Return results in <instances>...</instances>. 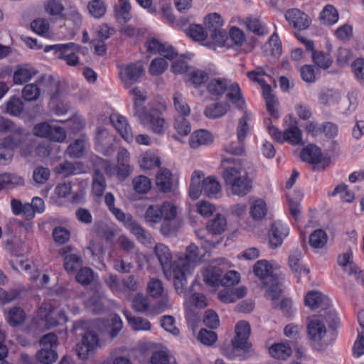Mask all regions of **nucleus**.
<instances>
[{
    "mask_svg": "<svg viewBox=\"0 0 364 364\" xmlns=\"http://www.w3.org/2000/svg\"><path fill=\"white\" fill-rule=\"evenodd\" d=\"M302 257L301 250L299 248L293 250L289 256L288 264L291 271L295 274H300L301 271H304L306 274L309 273V270L303 268L301 264L300 259Z\"/></svg>",
    "mask_w": 364,
    "mask_h": 364,
    "instance_id": "32",
    "label": "nucleus"
},
{
    "mask_svg": "<svg viewBox=\"0 0 364 364\" xmlns=\"http://www.w3.org/2000/svg\"><path fill=\"white\" fill-rule=\"evenodd\" d=\"M287 141L294 145L302 144L301 131L296 124H292L284 132V141Z\"/></svg>",
    "mask_w": 364,
    "mask_h": 364,
    "instance_id": "40",
    "label": "nucleus"
},
{
    "mask_svg": "<svg viewBox=\"0 0 364 364\" xmlns=\"http://www.w3.org/2000/svg\"><path fill=\"white\" fill-rule=\"evenodd\" d=\"M85 150V142L82 139H76L70 144L65 153L72 158H80L82 156Z\"/></svg>",
    "mask_w": 364,
    "mask_h": 364,
    "instance_id": "52",
    "label": "nucleus"
},
{
    "mask_svg": "<svg viewBox=\"0 0 364 364\" xmlns=\"http://www.w3.org/2000/svg\"><path fill=\"white\" fill-rule=\"evenodd\" d=\"M23 184V179L19 176L11 173L0 174V190L9 185L19 186Z\"/></svg>",
    "mask_w": 364,
    "mask_h": 364,
    "instance_id": "51",
    "label": "nucleus"
},
{
    "mask_svg": "<svg viewBox=\"0 0 364 364\" xmlns=\"http://www.w3.org/2000/svg\"><path fill=\"white\" fill-rule=\"evenodd\" d=\"M226 226L225 218L218 214L207 223L206 229L212 235H220L225 230Z\"/></svg>",
    "mask_w": 364,
    "mask_h": 364,
    "instance_id": "29",
    "label": "nucleus"
},
{
    "mask_svg": "<svg viewBox=\"0 0 364 364\" xmlns=\"http://www.w3.org/2000/svg\"><path fill=\"white\" fill-rule=\"evenodd\" d=\"M229 109V104L218 102L207 106L204 109V114L209 119H217L224 116Z\"/></svg>",
    "mask_w": 364,
    "mask_h": 364,
    "instance_id": "23",
    "label": "nucleus"
},
{
    "mask_svg": "<svg viewBox=\"0 0 364 364\" xmlns=\"http://www.w3.org/2000/svg\"><path fill=\"white\" fill-rule=\"evenodd\" d=\"M300 157L304 161L315 164L321 161L322 154L318 147L314 144H310L302 149Z\"/></svg>",
    "mask_w": 364,
    "mask_h": 364,
    "instance_id": "22",
    "label": "nucleus"
},
{
    "mask_svg": "<svg viewBox=\"0 0 364 364\" xmlns=\"http://www.w3.org/2000/svg\"><path fill=\"white\" fill-rule=\"evenodd\" d=\"M50 170L42 166H36L33 171V179L36 183L44 184L50 178Z\"/></svg>",
    "mask_w": 364,
    "mask_h": 364,
    "instance_id": "55",
    "label": "nucleus"
},
{
    "mask_svg": "<svg viewBox=\"0 0 364 364\" xmlns=\"http://www.w3.org/2000/svg\"><path fill=\"white\" fill-rule=\"evenodd\" d=\"M22 95L26 101H35L40 96V89L36 84L26 85L23 89Z\"/></svg>",
    "mask_w": 364,
    "mask_h": 364,
    "instance_id": "58",
    "label": "nucleus"
},
{
    "mask_svg": "<svg viewBox=\"0 0 364 364\" xmlns=\"http://www.w3.org/2000/svg\"><path fill=\"white\" fill-rule=\"evenodd\" d=\"M307 336L311 346L318 351L326 348L335 339V336L328 333L324 323L317 318L309 319Z\"/></svg>",
    "mask_w": 364,
    "mask_h": 364,
    "instance_id": "6",
    "label": "nucleus"
},
{
    "mask_svg": "<svg viewBox=\"0 0 364 364\" xmlns=\"http://www.w3.org/2000/svg\"><path fill=\"white\" fill-rule=\"evenodd\" d=\"M173 100L175 109L179 114L178 117H185L190 114V107L186 102V99L182 94L176 92L173 95Z\"/></svg>",
    "mask_w": 364,
    "mask_h": 364,
    "instance_id": "37",
    "label": "nucleus"
},
{
    "mask_svg": "<svg viewBox=\"0 0 364 364\" xmlns=\"http://www.w3.org/2000/svg\"><path fill=\"white\" fill-rule=\"evenodd\" d=\"M87 9L95 18L103 17L107 11V6L103 0H90L87 3Z\"/></svg>",
    "mask_w": 364,
    "mask_h": 364,
    "instance_id": "34",
    "label": "nucleus"
},
{
    "mask_svg": "<svg viewBox=\"0 0 364 364\" xmlns=\"http://www.w3.org/2000/svg\"><path fill=\"white\" fill-rule=\"evenodd\" d=\"M156 183L159 190L164 193H169L173 190V178L171 172L163 169L156 176Z\"/></svg>",
    "mask_w": 364,
    "mask_h": 364,
    "instance_id": "21",
    "label": "nucleus"
},
{
    "mask_svg": "<svg viewBox=\"0 0 364 364\" xmlns=\"http://www.w3.org/2000/svg\"><path fill=\"white\" fill-rule=\"evenodd\" d=\"M131 93L133 95L134 115L137 117L148 109L147 107L144 106L147 99V94L145 90L137 87H134L131 90Z\"/></svg>",
    "mask_w": 364,
    "mask_h": 364,
    "instance_id": "17",
    "label": "nucleus"
},
{
    "mask_svg": "<svg viewBox=\"0 0 364 364\" xmlns=\"http://www.w3.org/2000/svg\"><path fill=\"white\" fill-rule=\"evenodd\" d=\"M288 234L287 228L279 223H274L269 231V242L272 248H277L282 244L284 237Z\"/></svg>",
    "mask_w": 364,
    "mask_h": 364,
    "instance_id": "16",
    "label": "nucleus"
},
{
    "mask_svg": "<svg viewBox=\"0 0 364 364\" xmlns=\"http://www.w3.org/2000/svg\"><path fill=\"white\" fill-rule=\"evenodd\" d=\"M228 86V80L225 78H213L208 85V91L213 95L221 97Z\"/></svg>",
    "mask_w": 364,
    "mask_h": 364,
    "instance_id": "27",
    "label": "nucleus"
},
{
    "mask_svg": "<svg viewBox=\"0 0 364 364\" xmlns=\"http://www.w3.org/2000/svg\"><path fill=\"white\" fill-rule=\"evenodd\" d=\"M115 218L124 223L130 232L143 245H149L154 244V238L151 234L141 225L134 220L131 215H126L122 210L113 208L111 210Z\"/></svg>",
    "mask_w": 364,
    "mask_h": 364,
    "instance_id": "8",
    "label": "nucleus"
},
{
    "mask_svg": "<svg viewBox=\"0 0 364 364\" xmlns=\"http://www.w3.org/2000/svg\"><path fill=\"white\" fill-rule=\"evenodd\" d=\"M103 295L100 292H95L94 294L89 299L88 303L91 307V311L95 314H100L105 309V305L102 301Z\"/></svg>",
    "mask_w": 364,
    "mask_h": 364,
    "instance_id": "53",
    "label": "nucleus"
},
{
    "mask_svg": "<svg viewBox=\"0 0 364 364\" xmlns=\"http://www.w3.org/2000/svg\"><path fill=\"white\" fill-rule=\"evenodd\" d=\"M14 156V151L5 142L4 139L0 140V164L5 165L10 163Z\"/></svg>",
    "mask_w": 364,
    "mask_h": 364,
    "instance_id": "60",
    "label": "nucleus"
},
{
    "mask_svg": "<svg viewBox=\"0 0 364 364\" xmlns=\"http://www.w3.org/2000/svg\"><path fill=\"white\" fill-rule=\"evenodd\" d=\"M24 105L19 97H12L6 103V112L12 116L19 115L23 110Z\"/></svg>",
    "mask_w": 364,
    "mask_h": 364,
    "instance_id": "47",
    "label": "nucleus"
},
{
    "mask_svg": "<svg viewBox=\"0 0 364 364\" xmlns=\"http://www.w3.org/2000/svg\"><path fill=\"white\" fill-rule=\"evenodd\" d=\"M144 73V68L140 63L121 65L119 76L127 87L137 82Z\"/></svg>",
    "mask_w": 364,
    "mask_h": 364,
    "instance_id": "12",
    "label": "nucleus"
},
{
    "mask_svg": "<svg viewBox=\"0 0 364 364\" xmlns=\"http://www.w3.org/2000/svg\"><path fill=\"white\" fill-rule=\"evenodd\" d=\"M168 63L164 58H158L154 59L149 66V73L153 75L162 74L167 68Z\"/></svg>",
    "mask_w": 364,
    "mask_h": 364,
    "instance_id": "57",
    "label": "nucleus"
},
{
    "mask_svg": "<svg viewBox=\"0 0 364 364\" xmlns=\"http://www.w3.org/2000/svg\"><path fill=\"white\" fill-rule=\"evenodd\" d=\"M225 183L232 194L243 197L252 190V180L247 172L240 166L227 167L223 172Z\"/></svg>",
    "mask_w": 364,
    "mask_h": 364,
    "instance_id": "5",
    "label": "nucleus"
},
{
    "mask_svg": "<svg viewBox=\"0 0 364 364\" xmlns=\"http://www.w3.org/2000/svg\"><path fill=\"white\" fill-rule=\"evenodd\" d=\"M203 188L205 195L208 197L215 196L221 190L220 183L213 176H209L202 181Z\"/></svg>",
    "mask_w": 364,
    "mask_h": 364,
    "instance_id": "43",
    "label": "nucleus"
},
{
    "mask_svg": "<svg viewBox=\"0 0 364 364\" xmlns=\"http://www.w3.org/2000/svg\"><path fill=\"white\" fill-rule=\"evenodd\" d=\"M311 58L313 62L318 67L323 69L328 68L331 65L333 62L329 55L316 50L312 51Z\"/></svg>",
    "mask_w": 364,
    "mask_h": 364,
    "instance_id": "49",
    "label": "nucleus"
},
{
    "mask_svg": "<svg viewBox=\"0 0 364 364\" xmlns=\"http://www.w3.org/2000/svg\"><path fill=\"white\" fill-rule=\"evenodd\" d=\"M282 44L276 33H274L262 46V52L267 57L277 58L282 54Z\"/></svg>",
    "mask_w": 364,
    "mask_h": 364,
    "instance_id": "18",
    "label": "nucleus"
},
{
    "mask_svg": "<svg viewBox=\"0 0 364 364\" xmlns=\"http://www.w3.org/2000/svg\"><path fill=\"white\" fill-rule=\"evenodd\" d=\"M57 358V353L51 348L42 347L36 353L37 360L42 364H52Z\"/></svg>",
    "mask_w": 364,
    "mask_h": 364,
    "instance_id": "41",
    "label": "nucleus"
},
{
    "mask_svg": "<svg viewBox=\"0 0 364 364\" xmlns=\"http://www.w3.org/2000/svg\"><path fill=\"white\" fill-rule=\"evenodd\" d=\"M251 119V112L245 110L243 116L238 120V124L237 127V141H231L225 146V150L226 152L232 155H241L244 153V141L250 131L248 121Z\"/></svg>",
    "mask_w": 364,
    "mask_h": 364,
    "instance_id": "9",
    "label": "nucleus"
},
{
    "mask_svg": "<svg viewBox=\"0 0 364 364\" xmlns=\"http://www.w3.org/2000/svg\"><path fill=\"white\" fill-rule=\"evenodd\" d=\"M304 302L311 309H324L328 306L329 299L318 291H310L306 294Z\"/></svg>",
    "mask_w": 364,
    "mask_h": 364,
    "instance_id": "15",
    "label": "nucleus"
},
{
    "mask_svg": "<svg viewBox=\"0 0 364 364\" xmlns=\"http://www.w3.org/2000/svg\"><path fill=\"white\" fill-rule=\"evenodd\" d=\"M132 306L136 312L144 313L149 309V299L142 294H137L132 300Z\"/></svg>",
    "mask_w": 364,
    "mask_h": 364,
    "instance_id": "46",
    "label": "nucleus"
},
{
    "mask_svg": "<svg viewBox=\"0 0 364 364\" xmlns=\"http://www.w3.org/2000/svg\"><path fill=\"white\" fill-rule=\"evenodd\" d=\"M112 120L122 137L127 142L132 141L134 135L127 119L123 116H116V119H112Z\"/></svg>",
    "mask_w": 364,
    "mask_h": 364,
    "instance_id": "20",
    "label": "nucleus"
},
{
    "mask_svg": "<svg viewBox=\"0 0 364 364\" xmlns=\"http://www.w3.org/2000/svg\"><path fill=\"white\" fill-rule=\"evenodd\" d=\"M327 241L328 235L326 232L321 229L314 230L309 236V244L313 248H322L327 243Z\"/></svg>",
    "mask_w": 364,
    "mask_h": 364,
    "instance_id": "39",
    "label": "nucleus"
},
{
    "mask_svg": "<svg viewBox=\"0 0 364 364\" xmlns=\"http://www.w3.org/2000/svg\"><path fill=\"white\" fill-rule=\"evenodd\" d=\"M235 336L230 342L224 343L220 350L229 358H240L246 360L254 353L252 345L250 341V326L245 321H239L235 328Z\"/></svg>",
    "mask_w": 364,
    "mask_h": 364,
    "instance_id": "2",
    "label": "nucleus"
},
{
    "mask_svg": "<svg viewBox=\"0 0 364 364\" xmlns=\"http://www.w3.org/2000/svg\"><path fill=\"white\" fill-rule=\"evenodd\" d=\"M75 277L79 283L82 285H88L93 279L92 270L89 267L80 268Z\"/></svg>",
    "mask_w": 364,
    "mask_h": 364,
    "instance_id": "64",
    "label": "nucleus"
},
{
    "mask_svg": "<svg viewBox=\"0 0 364 364\" xmlns=\"http://www.w3.org/2000/svg\"><path fill=\"white\" fill-rule=\"evenodd\" d=\"M54 170L55 173L68 177L75 173L76 167L75 164L66 161L56 166Z\"/></svg>",
    "mask_w": 364,
    "mask_h": 364,
    "instance_id": "62",
    "label": "nucleus"
},
{
    "mask_svg": "<svg viewBox=\"0 0 364 364\" xmlns=\"http://www.w3.org/2000/svg\"><path fill=\"white\" fill-rule=\"evenodd\" d=\"M204 23L208 34L210 32H215L222 28L223 26L221 16L217 13L208 14L205 18Z\"/></svg>",
    "mask_w": 364,
    "mask_h": 364,
    "instance_id": "38",
    "label": "nucleus"
},
{
    "mask_svg": "<svg viewBox=\"0 0 364 364\" xmlns=\"http://www.w3.org/2000/svg\"><path fill=\"white\" fill-rule=\"evenodd\" d=\"M141 124L156 134H162L167 128V123L161 112L155 108H149L137 117Z\"/></svg>",
    "mask_w": 364,
    "mask_h": 364,
    "instance_id": "10",
    "label": "nucleus"
},
{
    "mask_svg": "<svg viewBox=\"0 0 364 364\" xmlns=\"http://www.w3.org/2000/svg\"><path fill=\"white\" fill-rule=\"evenodd\" d=\"M203 176L201 171H195L191 176L188 194L193 200L198 199L203 191V184H200Z\"/></svg>",
    "mask_w": 364,
    "mask_h": 364,
    "instance_id": "24",
    "label": "nucleus"
},
{
    "mask_svg": "<svg viewBox=\"0 0 364 364\" xmlns=\"http://www.w3.org/2000/svg\"><path fill=\"white\" fill-rule=\"evenodd\" d=\"M99 344L98 336L92 331H86L81 341L76 346V353L82 360H87L95 354Z\"/></svg>",
    "mask_w": 364,
    "mask_h": 364,
    "instance_id": "11",
    "label": "nucleus"
},
{
    "mask_svg": "<svg viewBox=\"0 0 364 364\" xmlns=\"http://www.w3.org/2000/svg\"><path fill=\"white\" fill-rule=\"evenodd\" d=\"M213 139L210 133L208 132L200 129L194 132L190 137L189 144L191 148L197 149L200 146L207 145L212 142Z\"/></svg>",
    "mask_w": 364,
    "mask_h": 364,
    "instance_id": "25",
    "label": "nucleus"
},
{
    "mask_svg": "<svg viewBox=\"0 0 364 364\" xmlns=\"http://www.w3.org/2000/svg\"><path fill=\"white\" fill-rule=\"evenodd\" d=\"M64 267L68 272H74L82 266L81 258L75 254L66 255L63 259Z\"/></svg>",
    "mask_w": 364,
    "mask_h": 364,
    "instance_id": "48",
    "label": "nucleus"
},
{
    "mask_svg": "<svg viewBox=\"0 0 364 364\" xmlns=\"http://www.w3.org/2000/svg\"><path fill=\"white\" fill-rule=\"evenodd\" d=\"M204 282L211 286H218L221 284L222 274L219 269L210 267L203 274Z\"/></svg>",
    "mask_w": 364,
    "mask_h": 364,
    "instance_id": "44",
    "label": "nucleus"
},
{
    "mask_svg": "<svg viewBox=\"0 0 364 364\" xmlns=\"http://www.w3.org/2000/svg\"><path fill=\"white\" fill-rule=\"evenodd\" d=\"M154 253L167 278L173 277L172 254L167 246L158 243L154 247Z\"/></svg>",
    "mask_w": 364,
    "mask_h": 364,
    "instance_id": "13",
    "label": "nucleus"
},
{
    "mask_svg": "<svg viewBox=\"0 0 364 364\" xmlns=\"http://www.w3.org/2000/svg\"><path fill=\"white\" fill-rule=\"evenodd\" d=\"M144 220L151 225L160 223V232L165 236L176 233L181 225V220L177 218V207L171 202H164L161 205H149L145 212Z\"/></svg>",
    "mask_w": 364,
    "mask_h": 364,
    "instance_id": "1",
    "label": "nucleus"
},
{
    "mask_svg": "<svg viewBox=\"0 0 364 364\" xmlns=\"http://www.w3.org/2000/svg\"><path fill=\"white\" fill-rule=\"evenodd\" d=\"M105 331L111 338H115L122 328V321L118 315L113 314L105 321Z\"/></svg>",
    "mask_w": 364,
    "mask_h": 364,
    "instance_id": "26",
    "label": "nucleus"
},
{
    "mask_svg": "<svg viewBox=\"0 0 364 364\" xmlns=\"http://www.w3.org/2000/svg\"><path fill=\"white\" fill-rule=\"evenodd\" d=\"M3 139L13 151L14 149L19 148L21 156L27 157L31 154V134L23 127L16 126L8 136Z\"/></svg>",
    "mask_w": 364,
    "mask_h": 364,
    "instance_id": "7",
    "label": "nucleus"
},
{
    "mask_svg": "<svg viewBox=\"0 0 364 364\" xmlns=\"http://www.w3.org/2000/svg\"><path fill=\"white\" fill-rule=\"evenodd\" d=\"M161 164L159 158L154 154L146 153L141 161V167L149 170L154 167H159Z\"/></svg>",
    "mask_w": 364,
    "mask_h": 364,
    "instance_id": "59",
    "label": "nucleus"
},
{
    "mask_svg": "<svg viewBox=\"0 0 364 364\" xmlns=\"http://www.w3.org/2000/svg\"><path fill=\"white\" fill-rule=\"evenodd\" d=\"M202 258L198 246L191 243L186 248L185 257L173 264V282L178 293H183L187 283L186 277L191 274L196 264L201 262Z\"/></svg>",
    "mask_w": 364,
    "mask_h": 364,
    "instance_id": "3",
    "label": "nucleus"
},
{
    "mask_svg": "<svg viewBox=\"0 0 364 364\" xmlns=\"http://www.w3.org/2000/svg\"><path fill=\"white\" fill-rule=\"evenodd\" d=\"M320 19L323 24L331 26L338 21V13L333 6L327 5L321 12Z\"/></svg>",
    "mask_w": 364,
    "mask_h": 364,
    "instance_id": "42",
    "label": "nucleus"
},
{
    "mask_svg": "<svg viewBox=\"0 0 364 364\" xmlns=\"http://www.w3.org/2000/svg\"><path fill=\"white\" fill-rule=\"evenodd\" d=\"M198 340L205 346H213L218 339L216 333L205 328L200 329L197 336Z\"/></svg>",
    "mask_w": 364,
    "mask_h": 364,
    "instance_id": "54",
    "label": "nucleus"
},
{
    "mask_svg": "<svg viewBox=\"0 0 364 364\" xmlns=\"http://www.w3.org/2000/svg\"><path fill=\"white\" fill-rule=\"evenodd\" d=\"M250 213L255 220H262L267 213V206L262 199H256L250 206Z\"/></svg>",
    "mask_w": 364,
    "mask_h": 364,
    "instance_id": "31",
    "label": "nucleus"
},
{
    "mask_svg": "<svg viewBox=\"0 0 364 364\" xmlns=\"http://www.w3.org/2000/svg\"><path fill=\"white\" fill-rule=\"evenodd\" d=\"M174 128L178 134L187 136L191 131L190 122L183 117H177L175 119Z\"/></svg>",
    "mask_w": 364,
    "mask_h": 364,
    "instance_id": "56",
    "label": "nucleus"
},
{
    "mask_svg": "<svg viewBox=\"0 0 364 364\" xmlns=\"http://www.w3.org/2000/svg\"><path fill=\"white\" fill-rule=\"evenodd\" d=\"M263 95L266 100V105L267 110L270 115L274 118H278L279 114L275 109V106L277 105V100L274 95L272 93L271 87L269 85L262 86Z\"/></svg>",
    "mask_w": 364,
    "mask_h": 364,
    "instance_id": "33",
    "label": "nucleus"
},
{
    "mask_svg": "<svg viewBox=\"0 0 364 364\" xmlns=\"http://www.w3.org/2000/svg\"><path fill=\"white\" fill-rule=\"evenodd\" d=\"M269 353L275 358L285 360L291 355L292 350L287 343H279L269 348Z\"/></svg>",
    "mask_w": 364,
    "mask_h": 364,
    "instance_id": "30",
    "label": "nucleus"
},
{
    "mask_svg": "<svg viewBox=\"0 0 364 364\" xmlns=\"http://www.w3.org/2000/svg\"><path fill=\"white\" fill-rule=\"evenodd\" d=\"M32 77L31 71L26 68H20L14 73L13 80L16 85H23Z\"/></svg>",
    "mask_w": 364,
    "mask_h": 364,
    "instance_id": "63",
    "label": "nucleus"
},
{
    "mask_svg": "<svg viewBox=\"0 0 364 364\" xmlns=\"http://www.w3.org/2000/svg\"><path fill=\"white\" fill-rule=\"evenodd\" d=\"M226 97L233 104L236 105V107L242 109L245 107V102L242 96L241 90L237 82L230 83L227 87Z\"/></svg>",
    "mask_w": 364,
    "mask_h": 364,
    "instance_id": "19",
    "label": "nucleus"
},
{
    "mask_svg": "<svg viewBox=\"0 0 364 364\" xmlns=\"http://www.w3.org/2000/svg\"><path fill=\"white\" fill-rule=\"evenodd\" d=\"M284 16L289 25L295 29L305 30L311 24V19L308 15L297 9H289Z\"/></svg>",
    "mask_w": 364,
    "mask_h": 364,
    "instance_id": "14",
    "label": "nucleus"
},
{
    "mask_svg": "<svg viewBox=\"0 0 364 364\" xmlns=\"http://www.w3.org/2000/svg\"><path fill=\"white\" fill-rule=\"evenodd\" d=\"M106 188L105 178L102 173L95 171L92 180V193L97 199H100Z\"/></svg>",
    "mask_w": 364,
    "mask_h": 364,
    "instance_id": "35",
    "label": "nucleus"
},
{
    "mask_svg": "<svg viewBox=\"0 0 364 364\" xmlns=\"http://www.w3.org/2000/svg\"><path fill=\"white\" fill-rule=\"evenodd\" d=\"M132 183L134 190L139 193H145L151 188L150 179L142 175L134 178Z\"/></svg>",
    "mask_w": 364,
    "mask_h": 364,
    "instance_id": "50",
    "label": "nucleus"
},
{
    "mask_svg": "<svg viewBox=\"0 0 364 364\" xmlns=\"http://www.w3.org/2000/svg\"><path fill=\"white\" fill-rule=\"evenodd\" d=\"M26 314L20 307H13L8 312V321L11 326H17L23 323Z\"/></svg>",
    "mask_w": 364,
    "mask_h": 364,
    "instance_id": "45",
    "label": "nucleus"
},
{
    "mask_svg": "<svg viewBox=\"0 0 364 364\" xmlns=\"http://www.w3.org/2000/svg\"><path fill=\"white\" fill-rule=\"evenodd\" d=\"M339 97V94L337 92L328 90L321 92L318 100L321 104L327 106L338 102Z\"/></svg>",
    "mask_w": 364,
    "mask_h": 364,
    "instance_id": "61",
    "label": "nucleus"
},
{
    "mask_svg": "<svg viewBox=\"0 0 364 364\" xmlns=\"http://www.w3.org/2000/svg\"><path fill=\"white\" fill-rule=\"evenodd\" d=\"M131 4L129 0H118V4L114 7L115 17L124 22L130 20Z\"/></svg>",
    "mask_w": 364,
    "mask_h": 364,
    "instance_id": "36",
    "label": "nucleus"
},
{
    "mask_svg": "<svg viewBox=\"0 0 364 364\" xmlns=\"http://www.w3.org/2000/svg\"><path fill=\"white\" fill-rule=\"evenodd\" d=\"M124 314L133 330L149 331L151 329V324L147 319L142 317L132 316L128 311H124Z\"/></svg>",
    "mask_w": 364,
    "mask_h": 364,
    "instance_id": "28",
    "label": "nucleus"
},
{
    "mask_svg": "<svg viewBox=\"0 0 364 364\" xmlns=\"http://www.w3.org/2000/svg\"><path fill=\"white\" fill-rule=\"evenodd\" d=\"M253 272L262 280L265 296L272 300V307L277 308L275 299L282 295V289L279 277L273 272L272 266L267 260H259L255 264Z\"/></svg>",
    "mask_w": 364,
    "mask_h": 364,
    "instance_id": "4",
    "label": "nucleus"
}]
</instances>
